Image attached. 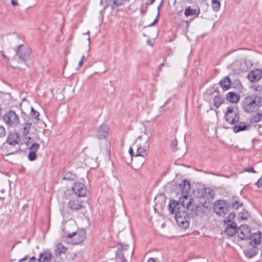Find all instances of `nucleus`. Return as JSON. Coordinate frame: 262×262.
<instances>
[{
  "mask_svg": "<svg viewBox=\"0 0 262 262\" xmlns=\"http://www.w3.org/2000/svg\"><path fill=\"white\" fill-rule=\"evenodd\" d=\"M257 186L259 188L262 187V178H260L258 181L255 183Z\"/></svg>",
  "mask_w": 262,
  "mask_h": 262,
  "instance_id": "79ce46f5",
  "label": "nucleus"
},
{
  "mask_svg": "<svg viewBox=\"0 0 262 262\" xmlns=\"http://www.w3.org/2000/svg\"><path fill=\"white\" fill-rule=\"evenodd\" d=\"M251 88L256 92L255 94H253L254 95L262 97V85L253 84Z\"/></svg>",
  "mask_w": 262,
  "mask_h": 262,
  "instance_id": "bb28decb",
  "label": "nucleus"
},
{
  "mask_svg": "<svg viewBox=\"0 0 262 262\" xmlns=\"http://www.w3.org/2000/svg\"><path fill=\"white\" fill-rule=\"evenodd\" d=\"M73 192L78 196H84L87 191L85 185L79 182H75L72 187Z\"/></svg>",
  "mask_w": 262,
  "mask_h": 262,
  "instance_id": "9b49d317",
  "label": "nucleus"
},
{
  "mask_svg": "<svg viewBox=\"0 0 262 262\" xmlns=\"http://www.w3.org/2000/svg\"><path fill=\"white\" fill-rule=\"evenodd\" d=\"M6 135V131L5 127L0 124V138L5 137Z\"/></svg>",
  "mask_w": 262,
  "mask_h": 262,
  "instance_id": "4c0bfd02",
  "label": "nucleus"
},
{
  "mask_svg": "<svg viewBox=\"0 0 262 262\" xmlns=\"http://www.w3.org/2000/svg\"><path fill=\"white\" fill-rule=\"evenodd\" d=\"M208 211V206L202 203H199L198 204H194L193 205H192V204L189 210L191 214L200 216H205Z\"/></svg>",
  "mask_w": 262,
  "mask_h": 262,
  "instance_id": "1a4fd4ad",
  "label": "nucleus"
},
{
  "mask_svg": "<svg viewBox=\"0 0 262 262\" xmlns=\"http://www.w3.org/2000/svg\"><path fill=\"white\" fill-rule=\"evenodd\" d=\"M32 125V122L30 121V119H29L23 124V127L21 128L22 135L26 140V144L28 146L29 145V140L31 139V137H28V134L30 133V129Z\"/></svg>",
  "mask_w": 262,
  "mask_h": 262,
  "instance_id": "f8f14e48",
  "label": "nucleus"
},
{
  "mask_svg": "<svg viewBox=\"0 0 262 262\" xmlns=\"http://www.w3.org/2000/svg\"><path fill=\"white\" fill-rule=\"evenodd\" d=\"M75 177V176L73 173L70 172H68L63 174L62 179L64 180H72L74 179Z\"/></svg>",
  "mask_w": 262,
  "mask_h": 262,
  "instance_id": "473e14b6",
  "label": "nucleus"
},
{
  "mask_svg": "<svg viewBox=\"0 0 262 262\" xmlns=\"http://www.w3.org/2000/svg\"><path fill=\"white\" fill-rule=\"evenodd\" d=\"M15 247V245H14L11 248V250H12L13 249V248H14Z\"/></svg>",
  "mask_w": 262,
  "mask_h": 262,
  "instance_id": "6e6d98bb",
  "label": "nucleus"
},
{
  "mask_svg": "<svg viewBox=\"0 0 262 262\" xmlns=\"http://www.w3.org/2000/svg\"><path fill=\"white\" fill-rule=\"evenodd\" d=\"M118 246L119 251H118L116 253V259L118 262H126V259L123 254L121 252V251L126 249L125 247H127V245H125L124 247H123V245L121 243H120L118 244Z\"/></svg>",
  "mask_w": 262,
  "mask_h": 262,
  "instance_id": "aec40b11",
  "label": "nucleus"
},
{
  "mask_svg": "<svg viewBox=\"0 0 262 262\" xmlns=\"http://www.w3.org/2000/svg\"><path fill=\"white\" fill-rule=\"evenodd\" d=\"M147 262H156L154 258H150L148 260Z\"/></svg>",
  "mask_w": 262,
  "mask_h": 262,
  "instance_id": "09e8293b",
  "label": "nucleus"
},
{
  "mask_svg": "<svg viewBox=\"0 0 262 262\" xmlns=\"http://www.w3.org/2000/svg\"><path fill=\"white\" fill-rule=\"evenodd\" d=\"M36 260V258L34 256H32L30 258L29 260V262H35Z\"/></svg>",
  "mask_w": 262,
  "mask_h": 262,
  "instance_id": "a18cd8bd",
  "label": "nucleus"
},
{
  "mask_svg": "<svg viewBox=\"0 0 262 262\" xmlns=\"http://www.w3.org/2000/svg\"><path fill=\"white\" fill-rule=\"evenodd\" d=\"M89 33H90L89 31H88L87 33H86V34H89Z\"/></svg>",
  "mask_w": 262,
  "mask_h": 262,
  "instance_id": "13d9d810",
  "label": "nucleus"
},
{
  "mask_svg": "<svg viewBox=\"0 0 262 262\" xmlns=\"http://www.w3.org/2000/svg\"><path fill=\"white\" fill-rule=\"evenodd\" d=\"M169 210L171 214H175V220L178 226L182 228H187L189 227L188 214L191 206L187 209L181 206L180 202L177 201L171 200L168 205Z\"/></svg>",
  "mask_w": 262,
  "mask_h": 262,
  "instance_id": "f257e3e1",
  "label": "nucleus"
},
{
  "mask_svg": "<svg viewBox=\"0 0 262 262\" xmlns=\"http://www.w3.org/2000/svg\"><path fill=\"white\" fill-rule=\"evenodd\" d=\"M262 106V97L253 94L246 97L242 101V108L245 112L252 113Z\"/></svg>",
  "mask_w": 262,
  "mask_h": 262,
  "instance_id": "f03ea898",
  "label": "nucleus"
},
{
  "mask_svg": "<svg viewBox=\"0 0 262 262\" xmlns=\"http://www.w3.org/2000/svg\"><path fill=\"white\" fill-rule=\"evenodd\" d=\"M225 117L226 121L231 124L236 123L239 120L237 108L233 106L228 107Z\"/></svg>",
  "mask_w": 262,
  "mask_h": 262,
  "instance_id": "6e6552de",
  "label": "nucleus"
},
{
  "mask_svg": "<svg viewBox=\"0 0 262 262\" xmlns=\"http://www.w3.org/2000/svg\"><path fill=\"white\" fill-rule=\"evenodd\" d=\"M3 119L4 122L9 127L15 128L20 123L18 115L12 110L5 113L3 116Z\"/></svg>",
  "mask_w": 262,
  "mask_h": 262,
  "instance_id": "423d86ee",
  "label": "nucleus"
},
{
  "mask_svg": "<svg viewBox=\"0 0 262 262\" xmlns=\"http://www.w3.org/2000/svg\"><path fill=\"white\" fill-rule=\"evenodd\" d=\"M211 6L214 11L217 12L220 9L221 3L217 0H212L211 2Z\"/></svg>",
  "mask_w": 262,
  "mask_h": 262,
  "instance_id": "c85d7f7f",
  "label": "nucleus"
},
{
  "mask_svg": "<svg viewBox=\"0 0 262 262\" xmlns=\"http://www.w3.org/2000/svg\"><path fill=\"white\" fill-rule=\"evenodd\" d=\"M90 39V37H89L88 39L89 40Z\"/></svg>",
  "mask_w": 262,
  "mask_h": 262,
  "instance_id": "052dcab7",
  "label": "nucleus"
},
{
  "mask_svg": "<svg viewBox=\"0 0 262 262\" xmlns=\"http://www.w3.org/2000/svg\"><path fill=\"white\" fill-rule=\"evenodd\" d=\"M256 254L257 252L254 249H252V250H247L246 252V255L250 258L254 256L255 255H256Z\"/></svg>",
  "mask_w": 262,
  "mask_h": 262,
  "instance_id": "e433bc0d",
  "label": "nucleus"
},
{
  "mask_svg": "<svg viewBox=\"0 0 262 262\" xmlns=\"http://www.w3.org/2000/svg\"><path fill=\"white\" fill-rule=\"evenodd\" d=\"M128 151L130 155L133 157L134 154L133 147H130Z\"/></svg>",
  "mask_w": 262,
  "mask_h": 262,
  "instance_id": "c03bdc74",
  "label": "nucleus"
},
{
  "mask_svg": "<svg viewBox=\"0 0 262 262\" xmlns=\"http://www.w3.org/2000/svg\"><path fill=\"white\" fill-rule=\"evenodd\" d=\"M51 259V255L48 252H45L39 254L38 262H50Z\"/></svg>",
  "mask_w": 262,
  "mask_h": 262,
  "instance_id": "393cba45",
  "label": "nucleus"
},
{
  "mask_svg": "<svg viewBox=\"0 0 262 262\" xmlns=\"http://www.w3.org/2000/svg\"><path fill=\"white\" fill-rule=\"evenodd\" d=\"M224 101V98L222 97L220 95H216L213 98V104L216 107L218 108L223 103Z\"/></svg>",
  "mask_w": 262,
  "mask_h": 262,
  "instance_id": "a878e982",
  "label": "nucleus"
},
{
  "mask_svg": "<svg viewBox=\"0 0 262 262\" xmlns=\"http://www.w3.org/2000/svg\"><path fill=\"white\" fill-rule=\"evenodd\" d=\"M235 214L233 212L229 213L228 215L225 218L224 222L225 224H230L231 222H233L232 221L234 219Z\"/></svg>",
  "mask_w": 262,
  "mask_h": 262,
  "instance_id": "7c9ffc66",
  "label": "nucleus"
},
{
  "mask_svg": "<svg viewBox=\"0 0 262 262\" xmlns=\"http://www.w3.org/2000/svg\"><path fill=\"white\" fill-rule=\"evenodd\" d=\"M245 171L248 172H252V173H255L256 171L254 170L253 167H250L248 168H247L245 169Z\"/></svg>",
  "mask_w": 262,
  "mask_h": 262,
  "instance_id": "a19ab883",
  "label": "nucleus"
},
{
  "mask_svg": "<svg viewBox=\"0 0 262 262\" xmlns=\"http://www.w3.org/2000/svg\"><path fill=\"white\" fill-rule=\"evenodd\" d=\"M248 126L249 125H246L244 122H239L233 127L232 129L235 133H237L242 131L247 130Z\"/></svg>",
  "mask_w": 262,
  "mask_h": 262,
  "instance_id": "5701e85b",
  "label": "nucleus"
},
{
  "mask_svg": "<svg viewBox=\"0 0 262 262\" xmlns=\"http://www.w3.org/2000/svg\"><path fill=\"white\" fill-rule=\"evenodd\" d=\"M200 13V9L199 8L197 9H192L190 7H187L184 12V15L186 17L189 16H195L194 17H197Z\"/></svg>",
  "mask_w": 262,
  "mask_h": 262,
  "instance_id": "4be33fe9",
  "label": "nucleus"
},
{
  "mask_svg": "<svg viewBox=\"0 0 262 262\" xmlns=\"http://www.w3.org/2000/svg\"><path fill=\"white\" fill-rule=\"evenodd\" d=\"M237 236L242 240H248L251 234L250 228L247 225L240 226L237 231Z\"/></svg>",
  "mask_w": 262,
  "mask_h": 262,
  "instance_id": "9d476101",
  "label": "nucleus"
},
{
  "mask_svg": "<svg viewBox=\"0 0 262 262\" xmlns=\"http://www.w3.org/2000/svg\"><path fill=\"white\" fill-rule=\"evenodd\" d=\"M231 204L227 200H220L214 202L213 206L214 212L219 216H224L229 211Z\"/></svg>",
  "mask_w": 262,
  "mask_h": 262,
  "instance_id": "39448f33",
  "label": "nucleus"
},
{
  "mask_svg": "<svg viewBox=\"0 0 262 262\" xmlns=\"http://www.w3.org/2000/svg\"><path fill=\"white\" fill-rule=\"evenodd\" d=\"M247 77L251 82L257 81L262 77V70L259 69H254L249 73Z\"/></svg>",
  "mask_w": 262,
  "mask_h": 262,
  "instance_id": "4468645a",
  "label": "nucleus"
},
{
  "mask_svg": "<svg viewBox=\"0 0 262 262\" xmlns=\"http://www.w3.org/2000/svg\"><path fill=\"white\" fill-rule=\"evenodd\" d=\"M249 239H250L249 244L253 247V248L256 247V246L259 245L260 243V232L255 233L251 235H250Z\"/></svg>",
  "mask_w": 262,
  "mask_h": 262,
  "instance_id": "f3484780",
  "label": "nucleus"
},
{
  "mask_svg": "<svg viewBox=\"0 0 262 262\" xmlns=\"http://www.w3.org/2000/svg\"><path fill=\"white\" fill-rule=\"evenodd\" d=\"M4 56L5 58H7V57L5 55H4Z\"/></svg>",
  "mask_w": 262,
  "mask_h": 262,
  "instance_id": "bf43d9fd",
  "label": "nucleus"
},
{
  "mask_svg": "<svg viewBox=\"0 0 262 262\" xmlns=\"http://www.w3.org/2000/svg\"><path fill=\"white\" fill-rule=\"evenodd\" d=\"M220 84L223 90L226 91L230 89L231 80L228 76H226L220 81Z\"/></svg>",
  "mask_w": 262,
  "mask_h": 262,
  "instance_id": "b1692460",
  "label": "nucleus"
},
{
  "mask_svg": "<svg viewBox=\"0 0 262 262\" xmlns=\"http://www.w3.org/2000/svg\"><path fill=\"white\" fill-rule=\"evenodd\" d=\"M11 3L13 6H16L18 5L16 0H11Z\"/></svg>",
  "mask_w": 262,
  "mask_h": 262,
  "instance_id": "37998d69",
  "label": "nucleus"
},
{
  "mask_svg": "<svg viewBox=\"0 0 262 262\" xmlns=\"http://www.w3.org/2000/svg\"><path fill=\"white\" fill-rule=\"evenodd\" d=\"M232 207L234 209H238L239 207H241L243 205V203L239 201L235 200L234 201L233 200V201L231 203Z\"/></svg>",
  "mask_w": 262,
  "mask_h": 262,
  "instance_id": "72a5a7b5",
  "label": "nucleus"
},
{
  "mask_svg": "<svg viewBox=\"0 0 262 262\" xmlns=\"http://www.w3.org/2000/svg\"><path fill=\"white\" fill-rule=\"evenodd\" d=\"M69 238L74 237L73 243L74 245L79 244L83 242L85 238V233L83 231H78L77 232H73L68 235Z\"/></svg>",
  "mask_w": 262,
  "mask_h": 262,
  "instance_id": "ddd939ff",
  "label": "nucleus"
},
{
  "mask_svg": "<svg viewBox=\"0 0 262 262\" xmlns=\"http://www.w3.org/2000/svg\"><path fill=\"white\" fill-rule=\"evenodd\" d=\"M28 159L30 161H34L37 158V156L36 155V153L35 152H32L30 151L28 155Z\"/></svg>",
  "mask_w": 262,
  "mask_h": 262,
  "instance_id": "58836bf2",
  "label": "nucleus"
},
{
  "mask_svg": "<svg viewBox=\"0 0 262 262\" xmlns=\"http://www.w3.org/2000/svg\"><path fill=\"white\" fill-rule=\"evenodd\" d=\"M160 7H158L157 8V9H158V14H157V16L156 17V18L155 19V20H154V21L150 24L149 26H153L154 25H155L158 21V17L160 15Z\"/></svg>",
  "mask_w": 262,
  "mask_h": 262,
  "instance_id": "ea45409f",
  "label": "nucleus"
},
{
  "mask_svg": "<svg viewBox=\"0 0 262 262\" xmlns=\"http://www.w3.org/2000/svg\"><path fill=\"white\" fill-rule=\"evenodd\" d=\"M136 149V151L135 155V161H140L138 166H142L145 162L144 157L147 155V150L149 147V143H148V139L145 142L144 146L141 144L137 145L134 144L133 145Z\"/></svg>",
  "mask_w": 262,
  "mask_h": 262,
  "instance_id": "20e7f679",
  "label": "nucleus"
},
{
  "mask_svg": "<svg viewBox=\"0 0 262 262\" xmlns=\"http://www.w3.org/2000/svg\"><path fill=\"white\" fill-rule=\"evenodd\" d=\"M30 115L32 119L38 121L39 120V113L38 112L35 111L33 107H31Z\"/></svg>",
  "mask_w": 262,
  "mask_h": 262,
  "instance_id": "cd10ccee",
  "label": "nucleus"
},
{
  "mask_svg": "<svg viewBox=\"0 0 262 262\" xmlns=\"http://www.w3.org/2000/svg\"><path fill=\"white\" fill-rule=\"evenodd\" d=\"M20 140L18 135L16 133L9 134L6 142L11 146H15L19 143Z\"/></svg>",
  "mask_w": 262,
  "mask_h": 262,
  "instance_id": "a211bd4d",
  "label": "nucleus"
},
{
  "mask_svg": "<svg viewBox=\"0 0 262 262\" xmlns=\"http://www.w3.org/2000/svg\"><path fill=\"white\" fill-rule=\"evenodd\" d=\"M186 23H187V26H189V24H188V21H186Z\"/></svg>",
  "mask_w": 262,
  "mask_h": 262,
  "instance_id": "4d7b16f0",
  "label": "nucleus"
},
{
  "mask_svg": "<svg viewBox=\"0 0 262 262\" xmlns=\"http://www.w3.org/2000/svg\"><path fill=\"white\" fill-rule=\"evenodd\" d=\"M108 127L105 124H101L96 130V136L100 139H104L108 134Z\"/></svg>",
  "mask_w": 262,
  "mask_h": 262,
  "instance_id": "2eb2a0df",
  "label": "nucleus"
},
{
  "mask_svg": "<svg viewBox=\"0 0 262 262\" xmlns=\"http://www.w3.org/2000/svg\"><path fill=\"white\" fill-rule=\"evenodd\" d=\"M84 59H85V56H84V55H83V56L81 57L80 60H82V61H83Z\"/></svg>",
  "mask_w": 262,
  "mask_h": 262,
  "instance_id": "864d4df0",
  "label": "nucleus"
},
{
  "mask_svg": "<svg viewBox=\"0 0 262 262\" xmlns=\"http://www.w3.org/2000/svg\"><path fill=\"white\" fill-rule=\"evenodd\" d=\"M169 99H168L167 101H166L164 104V105L160 107V109H161L163 107H164V106H165L167 104H168L169 101Z\"/></svg>",
  "mask_w": 262,
  "mask_h": 262,
  "instance_id": "8fccbe9b",
  "label": "nucleus"
},
{
  "mask_svg": "<svg viewBox=\"0 0 262 262\" xmlns=\"http://www.w3.org/2000/svg\"><path fill=\"white\" fill-rule=\"evenodd\" d=\"M15 52L19 60L23 62H25L30 58L31 50L26 46L24 45H19L16 49Z\"/></svg>",
  "mask_w": 262,
  "mask_h": 262,
  "instance_id": "0eeeda50",
  "label": "nucleus"
},
{
  "mask_svg": "<svg viewBox=\"0 0 262 262\" xmlns=\"http://www.w3.org/2000/svg\"><path fill=\"white\" fill-rule=\"evenodd\" d=\"M83 62V61L80 60V61L78 62L79 67L81 66Z\"/></svg>",
  "mask_w": 262,
  "mask_h": 262,
  "instance_id": "603ef678",
  "label": "nucleus"
},
{
  "mask_svg": "<svg viewBox=\"0 0 262 262\" xmlns=\"http://www.w3.org/2000/svg\"><path fill=\"white\" fill-rule=\"evenodd\" d=\"M163 2H161L160 5L158 6L159 7H161L162 6Z\"/></svg>",
  "mask_w": 262,
  "mask_h": 262,
  "instance_id": "5fc2aeb1",
  "label": "nucleus"
},
{
  "mask_svg": "<svg viewBox=\"0 0 262 262\" xmlns=\"http://www.w3.org/2000/svg\"><path fill=\"white\" fill-rule=\"evenodd\" d=\"M113 4L116 7L120 6L124 4L125 2H128L130 0H112Z\"/></svg>",
  "mask_w": 262,
  "mask_h": 262,
  "instance_id": "c9c22d12",
  "label": "nucleus"
},
{
  "mask_svg": "<svg viewBox=\"0 0 262 262\" xmlns=\"http://www.w3.org/2000/svg\"><path fill=\"white\" fill-rule=\"evenodd\" d=\"M237 229L236 224L235 222H231L227 224L224 233L230 236H232L237 233Z\"/></svg>",
  "mask_w": 262,
  "mask_h": 262,
  "instance_id": "dca6fc26",
  "label": "nucleus"
},
{
  "mask_svg": "<svg viewBox=\"0 0 262 262\" xmlns=\"http://www.w3.org/2000/svg\"><path fill=\"white\" fill-rule=\"evenodd\" d=\"M165 65V62H163V63H161L159 66V69L161 70L162 67H163Z\"/></svg>",
  "mask_w": 262,
  "mask_h": 262,
  "instance_id": "3c124183",
  "label": "nucleus"
},
{
  "mask_svg": "<svg viewBox=\"0 0 262 262\" xmlns=\"http://www.w3.org/2000/svg\"><path fill=\"white\" fill-rule=\"evenodd\" d=\"M69 207L73 210H78L84 207L82 202L78 200H71L68 203Z\"/></svg>",
  "mask_w": 262,
  "mask_h": 262,
  "instance_id": "6ab92c4d",
  "label": "nucleus"
},
{
  "mask_svg": "<svg viewBox=\"0 0 262 262\" xmlns=\"http://www.w3.org/2000/svg\"><path fill=\"white\" fill-rule=\"evenodd\" d=\"M27 258V256H25V257L21 258V259H19L18 262H24V261L26 260Z\"/></svg>",
  "mask_w": 262,
  "mask_h": 262,
  "instance_id": "de8ad7c7",
  "label": "nucleus"
},
{
  "mask_svg": "<svg viewBox=\"0 0 262 262\" xmlns=\"http://www.w3.org/2000/svg\"><path fill=\"white\" fill-rule=\"evenodd\" d=\"M262 119V113L258 112L251 119V121L252 123H257Z\"/></svg>",
  "mask_w": 262,
  "mask_h": 262,
  "instance_id": "2f4dec72",
  "label": "nucleus"
},
{
  "mask_svg": "<svg viewBox=\"0 0 262 262\" xmlns=\"http://www.w3.org/2000/svg\"><path fill=\"white\" fill-rule=\"evenodd\" d=\"M179 189L181 191V197L180 198L178 202H180L181 206L187 209L192 204L193 199L190 195L188 196V193L190 190V184L188 181L183 180L179 185Z\"/></svg>",
  "mask_w": 262,
  "mask_h": 262,
  "instance_id": "7ed1b4c3",
  "label": "nucleus"
},
{
  "mask_svg": "<svg viewBox=\"0 0 262 262\" xmlns=\"http://www.w3.org/2000/svg\"><path fill=\"white\" fill-rule=\"evenodd\" d=\"M57 248L56 250V254L59 255L61 253H65L66 252L67 249L62 244H59L57 245Z\"/></svg>",
  "mask_w": 262,
  "mask_h": 262,
  "instance_id": "c756f323",
  "label": "nucleus"
},
{
  "mask_svg": "<svg viewBox=\"0 0 262 262\" xmlns=\"http://www.w3.org/2000/svg\"><path fill=\"white\" fill-rule=\"evenodd\" d=\"M40 147L39 144L37 143H33L30 147L29 149L30 151L35 152V153L38 150Z\"/></svg>",
  "mask_w": 262,
  "mask_h": 262,
  "instance_id": "f704fd0d",
  "label": "nucleus"
},
{
  "mask_svg": "<svg viewBox=\"0 0 262 262\" xmlns=\"http://www.w3.org/2000/svg\"><path fill=\"white\" fill-rule=\"evenodd\" d=\"M156 0H149V2L146 3V5H149L152 4Z\"/></svg>",
  "mask_w": 262,
  "mask_h": 262,
  "instance_id": "49530a36",
  "label": "nucleus"
},
{
  "mask_svg": "<svg viewBox=\"0 0 262 262\" xmlns=\"http://www.w3.org/2000/svg\"><path fill=\"white\" fill-rule=\"evenodd\" d=\"M226 99L231 103H237L239 101L240 97L237 93L230 92L227 94Z\"/></svg>",
  "mask_w": 262,
  "mask_h": 262,
  "instance_id": "412c9836",
  "label": "nucleus"
}]
</instances>
